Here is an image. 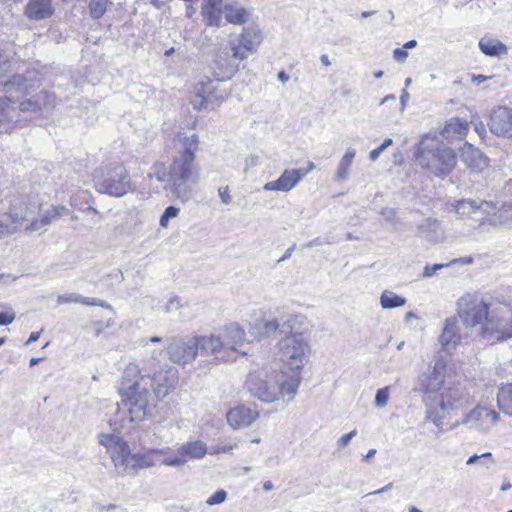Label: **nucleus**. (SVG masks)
Returning <instances> with one entry per match:
<instances>
[{"label": "nucleus", "instance_id": "ddd939ff", "mask_svg": "<svg viewBox=\"0 0 512 512\" xmlns=\"http://www.w3.org/2000/svg\"><path fill=\"white\" fill-rule=\"evenodd\" d=\"M499 420V414L488 407L476 406L466 413L461 421H455L450 429H455L460 425H464L469 429H475L481 432H488L491 424Z\"/></svg>", "mask_w": 512, "mask_h": 512}, {"label": "nucleus", "instance_id": "37998d69", "mask_svg": "<svg viewBox=\"0 0 512 512\" xmlns=\"http://www.w3.org/2000/svg\"><path fill=\"white\" fill-rule=\"evenodd\" d=\"M15 313L12 308L0 305V326H6L13 322Z\"/></svg>", "mask_w": 512, "mask_h": 512}, {"label": "nucleus", "instance_id": "6e6552de", "mask_svg": "<svg viewBox=\"0 0 512 512\" xmlns=\"http://www.w3.org/2000/svg\"><path fill=\"white\" fill-rule=\"evenodd\" d=\"M456 312L462 324L467 328H474L487 321L489 305L479 296L466 293L456 302Z\"/></svg>", "mask_w": 512, "mask_h": 512}, {"label": "nucleus", "instance_id": "9b49d317", "mask_svg": "<svg viewBox=\"0 0 512 512\" xmlns=\"http://www.w3.org/2000/svg\"><path fill=\"white\" fill-rule=\"evenodd\" d=\"M262 41L263 35L257 27H247L235 39L229 41V46L233 57L243 61L257 51Z\"/></svg>", "mask_w": 512, "mask_h": 512}, {"label": "nucleus", "instance_id": "473e14b6", "mask_svg": "<svg viewBox=\"0 0 512 512\" xmlns=\"http://www.w3.org/2000/svg\"><path fill=\"white\" fill-rule=\"evenodd\" d=\"M281 379H278V385L280 390V396L283 398H287V401H292L298 391V387L301 383V377L297 375H291L286 377L285 375H280Z\"/></svg>", "mask_w": 512, "mask_h": 512}, {"label": "nucleus", "instance_id": "5fc2aeb1", "mask_svg": "<svg viewBox=\"0 0 512 512\" xmlns=\"http://www.w3.org/2000/svg\"><path fill=\"white\" fill-rule=\"evenodd\" d=\"M381 215L385 218L386 221L395 224L397 223V212L393 208H385L382 210Z\"/></svg>", "mask_w": 512, "mask_h": 512}, {"label": "nucleus", "instance_id": "f3484780", "mask_svg": "<svg viewBox=\"0 0 512 512\" xmlns=\"http://www.w3.org/2000/svg\"><path fill=\"white\" fill-rule=\"evenodd\" d=\"M259 417V413L249 406L237 404L226 413V420L234 430L251 426Z\"/></svg>", "mask_w": 512, "mask_h": 512}, {"label": "nucleus", "instance_id": "412c9836", "mask_svg": "<svg viewBox=\"0 0 512 512\" xmlns=\"http://www.w3.org/2000/svg\"><path fill=\"white\" fill-rule=\"evenodd\" d=\"M304 173H301L298 169H286L283 171L281 176L275 180L264 184V191H279L289 192L291 191L302 179Z\"/></svg>", "mask_w": 512, "mask_h": 512}, {"label": "nucleus", "instance_id": "39448f33", "mask_svg": "<svg viewBox=\"0 0 512 512\" xmlns=\"http://www.w3.org/2000/svg\"><path fill=\"white\" fill-rule=\"evenodd\" d=\"M279 360L291 371L300 372L308 358L310 346L301 332L292 331L277 343Z\"/></svg>", "mask_w": 512, "mask_h": 512}, {"label": "nucleus", "instance_id": "393cba45", "mask_svg": "<svg viewBox=\"0 0 512 512\" xmlns=\"http://www.w3.org/2000/svg\"><path fill=\"white\" fill-rule=\"evenodd\" d=\"M195 337L197 340V351L200 352L201 355H213L218 359V354L222 351H226L225 343L223 342L221 335L211 334Z\"/></svg>", "mask_w": 512, "mask_h": 512}, {"label": "nucleus", "instance_id": "09e8293b", "mask_svg": "<svg viewBox=\"0 0 512 512\" xmlns=\"http://www.w3.org/2000/svg\"><path fill=\"white\" fill-rule=\"evenodd\" d=\"M80 301H82V296L77 293H70L67 295H59L57 298L58 304L80 303Z\"/></svg>", "mask_w": 512, "mask_h": 512}, {"label": "nucleus", "instance_id": "49530a36", "mask_svg": "<svg viewBox=\"0 0 512 512\" xmlns=\"http://www.w3.org/2000/svg\"><path fill=\"white\" fill-rule=\"evenodd\" d=\"M227 498V493L225 490L220 489L216 491L213 495H211L207 500L206 503L209 506L217 505L223 503Z\"/></svg>", "mask_w": 512, "mask_h": 512}, {"label": "nucleus", "instance_id": "e2e57ef3", "mask_svg": "<svg viewBox=\"0 0 512 512\" xmlns=\"http://www.w3.org/2000/svg\"><path fill=\"white\" fill-rule=\"evenodd\" d=\"M41 332H32L25 342V345H30L33 342H36L40 337Z\"/></svg>", "mask_w": 512, "mask_h": 512}, {"label": "nucleus", "instance_id": "2f4dec72", "mask_svg": "<svg viewBox=\"0 0 512 512\" xmlns=\"http://www.w3.org/2000/svg\"><path fill=\"white\" fill-rule=\"evenodd\" d=\"M222 14L228 23L235 25H242L249 19V12L237 3L225 4Z\"/></svg>", "mask_w": 512, "mask_h": 512}, {"label": "nucleus", "instance_id": "1a4fd4ad", "mask_svg": "<svg viewBox=\"0 0 512 512\" xmlns=\"http://www.w3.org/2000/svg\"><path fill=\"white\" fill-rule=\"evenodd\" d=\"M296 315L276 309L268 317L256 320L250 327V333L258 339L268 338L277 331L290 333L294 328Z\"/></svg>", "mask_w": 512, "mask_h": 512}, {"label": "nucleus", "instance_id": "f257e3e1", "mask_svg": "<svg viewBox=\"0 0 512 512\" xmlns=\"http://www.w3.org/2000/svg\"><path fill=\"white\" fill-rule=\"evenodd\" d=\"M173 372L161 371L151 377L149 374L142 375L135 364L126 366L119 393L122 397V403L125 407L127 417H120L114 420L113 433H102L99 435L100 443L107 449L114 463L115 469L125 470L123 459L127 457L129 446L119 432L120 429L127 428V424L143 421L148 412L150 399V389L159 400L164 399L173 387Z\"/></svg>", "mask_w": 512, "mask_h": 512}, {"label": "nucleus", "instance_id": "4d7b16f0", "mask_svg": "<svg viewBox=\"0 0 512 512\" xmlns=\"http://www.w3.org/2000/svg\"><path fill=\"white\" fill-rule=\"evenodd\" d=\"M447 266L446 264L426 265L423 271L424 277H432L438 270Z\"/></svg>", "mask_w": 512, "mask_h": 512}, {"label": "nucleus", "instance_id": "20e7f679", "mask_svg": "<svg viewBox=\"0 0 512 512\" xmlns=\"http://www.w3.org/2000/svg\"><path fill=\"white\" fill-rule=\"evenodd\" d=\"M168 186L177 199L189 201L200 180V168L195 161L174 158L167 174Z\"/></svg>", "mask_w": 512, "mask_h": 512}, {"label": "nucleus", "instance_id": "c756f323", "mask_svg": "<svg viewBox=\"0 0 512 512\" xmlns=\"http://www.w3.org/2000/svg\"><path fill=\"white\" fill-rule=\"evenodd\" d=\"M418 233L431 243H439L444 239L440 223L432 218H426L419 224Z\"/></svg>", "mask_w": 512, "mask_h": 512}, {"label": "nucleus", "instance_id": "13d9d810", "mask_svg": "<svg viewBox=\"0 0 512 512\" xmlns=\"http://www.w3.org/2000/svg\"><path fill=\"white\" fill-rule=\"evenodd\" d=\"M393 57L397 62H404L408 57V53L404 48H397L393 52Z\"/></svg>", "mask_w": 512, "mask_h": 512}, {"label": "nucleus", "instance_id": "6ab92c4d", "mask_svg": "<svg viewBox=\"0 0 512 512\" xmlns=\"http://www.w3.org/2000/svg\"><path fill=\"white\" fill-rule=\"evenodd\" d=\"M455 212L461 216H472L474 214H480L481 218L489 215L492 212L498 210V207L487 201H476L470 199H462L456 201L454 204Z\"/></svg>", "mask_w": 512, "mask_h": 512}, {"label": "nucleus", "instance_id": "cd10ccee", "mask_svg": "<svg viewBox=\"0 0 512 512\" xmlns=\"http://www.w3.org/2000/svg\"><path fill=\"white\" fill-rule=\"evenodd\" d=\"M53 14L51 0H29L25 15L31 20H43Z\"/></svg>", "mask_w": 512, "mask_h": 512}, {"label": "nucleus", "instance_id": "69168bd1", "mask_svg": "<svg viewBox=\"0 0 512 512\" xmlns=\"http://www.w3.org/2000/svg\"><path fill=\"white\" fill-rule=\"evenodd\" d=\"M451 263L452 264H455V263L471 264V263H473V258L471 256H468L465 258L454 259Z\"/></svg>", "mask_w": 512, "mask_h": 512}, {"label": "nucleus", "instance_id": "a18cd8bd", "mask_svg": "<svg viewBox=\"0 0 512 512\" xmlns=\"http://www.w3.org/2000/svg\"><path fill=\"white\" fill-rule=\"evenodd\" d=\"M389 400V389L388 387L381 388L376 392L375 405L378 407H384Z\"/></svg>", "mask_w": 512, "mask_h": 512}, {"label": "nucleus", "instance_id": "4be33fe9", "mask_svg": "<svg viewBox=\"0 0 512 512\" xmlns=\"http://www.w3.org/2000/svg\"><path fill=\"white\" fill-rule=\"evenodd\" d=\"M245 336L244 329L238 324L232 323L226 326L221 335L226 351L231 350L246 355L247 351L242 349L245 344Z\"/></svg>", "mask_w": 512, "mask_h": 512}, {"label": "nucleus", "instance_id": "2eb2a0df", "mask_svg": "<svg viewBox=\"0 0 512 512\" xmlns=\"http://www.w3.org/2000/svg\"><path fill=\"white\" fill-rule=\"evenodd\" d=\"M247 385L251 394L263 402L272 403L280 397L278 379L273 376L266 375L265 378H261L251 374Z\"/></svg>", "mask_w": 512, "mask_h": 512}, {"label": "nucleus", "instance_id": "c03bdc74", "mask_svg": "<svg viewBox=\"0 0 512 512\" xmlns=\"http://www.w3.org/2000/svg\"><path fill=\"white\" fill-rule=\"evenodd\" d=\"M238 443L236 441L229 443H219L211 447L210 454L218 455L221 453H230L233 449L237 448Z\"/></svg>", "mask_w": 512, "mask_h": 512}, {"label": "nucleus", "instance_id": "5701e85b", "mask_svg": "<svg viewBox=\"0 0 512 512\" xmlns=\"http://www.w3.org/2000/svg\"><path fill=\"white\" fill-rule=\"evenodd\" d=\"M461 342L460 327L455 317L446 318L442 332L439 336V343L443 349L449 351L455 349Z\"/></svg>", "mask_w": 512, "mask_h": 512}, {"label": "nucleus", "instance_id": "9d476101", "mask_svg": "<svg viewBox=\"0 0 512 512\" xmlns=\"http://www.w3.org/2000/svg\"><path fill=\"white\" fill-rule=\"evenodd\" d=\"M480 335L490 343L512 337V312L506 309L493 310L480 329Z\"/></svg>", "mask_w": 512, "mask_h": 512}, {"label": "nucleus", "instance_id": "c85d7f7f", "mask_svg": "<svg viewBox=\"0 0 512 512\" xmlns=\"http://www.w3.org/2000/svg\"><path fill=\"white\" fill-rule=\"evenodd\" d=\"M222 0H204L201 14L208 26L220 27L222 23Z\"/></svg>", "mask_w": 512, "mask_h": 512}, {"label": "nucleus", "instance_id": "423d86ee", "mask_svg": "<svg viewBox=\"0 0 512 512\" xmlns=\"http://www.w3.org/2000/svg\"><path fill=\"white\" fill-rule=\"evenodd\" d=\"M94 183L97 192L117 198L123 197L135 190L130 172L122 164H117L96 175Z\"/></svg>", "mask_w": 512, "mask_h": 512}, {"label": "nucleus", "instance_id": "aec40b11", "mask_svg": "<svg viewBox=\"0 0 512 512\" xmlns=\"http://www.w3.org/2000/svg\"><path fill=\"white\" fill-rule=\"evenodd\" d=\"M156 461L153 457V452L150 450L146 453L131 454L130 450L127 453V457L123 459V466L125 470L117 469L119 475H134L138 469L150 468L155 466Z\"/></svg>", "mask_w": 512, "mask_h": 512}, {"label": "nucleus", "instance_id": "58836bf2", "mask_svg": "<svg viewBox=\"0 0 512 512\" xmlns=\"http://www.w3.org/2000/svg\"><path fill=\"white\" fill-rule=\"evenodd\" d=\"M110 4V0H90L88 5L90 16L94 19L101 18Z\"/></svg>", "mask_w": 512, "mask_h": 512}, {"label": "nucleus", "instance_id": "f03ea898", "mask_svg": "<svg viewBox=\"0 0 512 512\" xmlns=\"http://www.w3.org/2000/svg\"><path fill=\"white\" fill-rule=\"evenodd\" d=\"M228 52H219L213 63L214 79L205 78L199 81L191 97V104L195 110H213L227 97L228 91L222 82L231 79L239 69L238 63Z\"/></svg>", "mask_w": 512, "mask_h": 512}, {"label": "nucleus", "instance_id": "f704fd0d", "mask_svg": "<svg viewBox=\"0 0 512 512\" xmlns=\"http://www.w3.org/2000/svg\"><path fill=\"white\" fill-rule=\"evenodd\" d=\"M57 213L58 210H56L54 206H51L40 216V218L34 217L31 223L26 226V231L34 232L44 228L45 226L49 225L53 220L58 218Z\"/></svg>", "mask_w": 512, "mask_h": 512}, {"label": "nucleus", "instance_id": "052dcab7", "mask_svg": "<svg viewBox=\"0 0 512 512\" xmlns=\"http://www.w3.org/2000/svg\"><path fill=\"white\" fill-rule=\"evenodd\" d=\"M384 150L378 146L377 148L373 149L370 154H369V158L372 160V161H375L378 159V157L380 156V154L383 152Z\"/></svg>", "mask_w": 512, "mask_h": 512}, {"label": "nucleus", "instance_id": "bf43d9fd", "mask_svg": "<svg viewBox=\"0 0 512 512\" xmlns=\"http://www.w3.org/2000/svg\"><path fill=\"white\" fill-rule=\"evenodd\" d=\"M434 371L441 372L445 375L446 363L442 358H438L433 367Z\"/></svg>", "mask_w": 512, "mask_h": 512}, {"label": "nucleus", "instance_id": "4468645a", "mask_svg": "<svg viewBox=\"0 0 512 512\" xmlns=\"http://www.w3.org/2000/svg\"><path fill=\"white\" fill-rule=\"evenodd\" d=\"M169 359L176 364L186 365L191 363L196 355L197 340L195 336L172 337L170 343L166 346Z\"/></svg>", "mask_w": 512, "mask_h": 512}, {"label": "nucleus", "instance_id": "c9c22d12", "mask_svg": "<svg viewBox=\"0 0 512 512\" xmlns=\"http://www.w3.org/2000/svg\"><path fill=\"white\" fill-rule=\"evenodd\" d=\"M481 51L488 56H500L507 53V47L495 39H481L479 42Z\"/></svg>", "mask_w": 512, "mask_h": 512}, {"label": "nucleus", "instance_id": "7ed1b4c3", "mask_svg": "<svg viewBox=\"0 0 512 512\" xmlns=\"http://www.w3.org/2000/svg\"><path fill=\"white\" fill-rule=\"evenodd\" d=\"M417 163L436 177L447 176L456 166L455 152L438 137L426 134L415 151Z\"/></svg>", "mask_w": 512, "mask_h": 512}, {"label": "nucleus", "instance_id": "dca6fc26", "mask_svg": "<svg viewBox=\"0 0 512 512\" xmlns=\"http://www.w3.org/2000/svg\"><path fill=\"white\" fill-rule=\"evenodd\" d=\"M162 342H163V339L161 337H157V336H154V337H151L147 340H143V344H142V348H143V355H144V358H145V361H146V365H155V364H160L161 361L163 360L164 358V346L162 345ZM139 371L141 372L142 375L144 374H149L151 377L155 376L156 374H158L159 372L161 371H164V369H160L159 371L151 374L149 368L147 366H145L143 369H140L137 365H135ZM167 371H171L173 372V387L174 388V385L176 383V380H177V371L173 368H169V369H166L165 372ZM173 389H171L172 391Z\"/></svg>", "mask_w": 512, "mask_h": 512}, {"label": "nucleus", "instance_id": "864d4df0", "mask_svg": "<svg viewBox=\"0 0 512 512\" xmlns=\"http://www.w3.org/2000/svg\"><path fill=\"white\" fill-rule=\"evenodd\" d=\"M356 434H357V430H356V429H354V430L350 431L349 433L342 435V436L337 440V446H338L339 448H344V447L348 446V445H349V443H350V441H351V439H352L354 436H356Z\"/></svg>", "mask_w": 512, "mask_h": 512}, {"label": "nucleus", "instance_id": "f8f14e48", "mask_svg": "<svg viewBox=\"0 0 512 512\" xmlns=\"http://www.w3.org/2000/svg\"><path fill=\"white\" fill-rule=\"evenodd\" d=\"M35 210L24 202H16L11 205L6 213H0V233H14L21 227L29 225L34 219Z\"/></svg>", "mask_w": 512, "mask_h": 512}, {"label": "nucleus", "instance_id": "4c0bfd02", "mask_svg": "<svg viewBox=\"0 0 512 512\" xmlns=\"http://www.w3.org/2000/svg\"><path fill=\"white\" fill-rule=\"evenodd\" d=\"M406 304V299L392 291L385 290L380 297V305L383 309H393Z\"/></svg>", "mask_w": 512, "mask_h": 512}, {"label": "nucleus", "instance_id": "7c9ffc66", "mask_svg": "<svg viewBox=\"0 0 512 512\" xmlns=\"http://www.w3.org/2000/svg\"><path fill=\"white\" fill-rule=\"evenodd\" d=\"M177 454L185 458V463L201 459L207 454V445L201 440L186 442L178 448Z\"/></svg>", "mask_w": 512, "mask_h": 512}, {"label": "nucleus", "instance_id": "603ef678", "mask_svg": "<svg viewBox=\"0 0 512 512\" xmlns=\"http://www.w3.org/2000/svg\"><path fill=\"white\" fill-rule=\"evenodd\" d=\"M218 194L223 204L229 205L232 202V196L228 186L219 187Z\"/></svg>", "mask_w": 512, "mask_h": 512}, {"label": "nucleus", "instance_id": "3c124183", "mask_svg": "<svg viewBox=\"0 0 512 512\" xmlns=\"http://www.w3.org/2000/svg\"><path fill=\"white\" fill-rule=\"evenodd\" d=\"M80 304L86 305V306H100L103 308H110V305L106 302L96 299V298H86L82 296V301H80Z\"/></svg>", "mask_w": 512, "mask_h": 512}, {"label": "nucleus", "instance_id": "774afa93", "mask_svg": "<svg viewBox=\"0 0 512 512\" xmlns=\"http://www.w3.org/2000/svg\"><path fill=\"white\" fill-rule=\"evenodd\" d=\"M314 169H315V164L312 161H309L307 163V168H305V169L300 168L299 170L301 173H304V177H305L308 173H310Z\"/></svg>", "mask_w": 512, "mask_h": 512}, {"label": "nucleus", "instance_id": "0e129e2a", "mask_svg": "<svg viewBox=\"0 0 512 512\" xmlns=\"http://www.w3.org/2000/svg\"><path fill=\"white\" fill-rule=\"evenodd\" d=\"M409 99V93L406 91V90H403L402 91V94L400 96V101H401V109L403 110L406 106V103Z\"/></svg>", "mask_w": 512, "mask_h": 512}, {"label": "nucleus", "instance_id": "8fccbe9b", "mask_svg": "<svg viewBox=\"0 0 512 512\" xmlns=\"http://www.w3.org/2000/svg\"><path fill=\"white\" fill-rule=\"evenodd\" d=\"M162 463L166 466L171 467H182L185 463V458H183L181 455H178L176 457H167L163 459Z\"/></svg>", "mask_w": 512, "mask_h": 512}, {"label": "nucleus", "instance_id": "79ce46f5", "mask_svg": "<svg viewBox=\"0 0 512 512\" xmlns=\"http://www.w3.org/2000/svg\"><path fill=\"white\" fill-rule=\"evenodd\" d=\"M180 209L175 206H168L160 217L159 224L161 227L166 228L169 221L178 216Z\"/></svg>", "mask_w": 512, "mask_h": 512}, {"label": "nucleus", "instance_id": "0eeeda50", "mask_svg": "<svg viewBox=\"0 0 512 512\" xmlns=\"http://www.w3.org/2000/svg\"><path fill=\"white\" fill-rule=\"evenodd\" d=\"M461 393L456 388L444 389L441 393L431 395L426 403V420L432 421L440 432L443 431L442 420L453 411L464 406Z\"/></svg>", "mask_w": 512, "mask_h": 512}, {"label": "nucleus", "instance_id": "a878e982", "mask_svg": "<svg viewBox=\"0 0 512 512\" xmlns=\"http://www.w3.org/2000/svg\"><path fill=\"white\" fill-rule=\"evenodd\" d=\"M460 158L462 162L470 169H483L487 166V158L476 147L465 143L460 149Z\"/></svg>", "mask_w": 512, "mask_h": 512}, {"label": "nucleus", "instance_id": "a211bd4d", "mask_svg": "<svg viewBox=\"0 0 512 512\" xmlns=\"http://www.w3.org/2000/svg\"><path fill=\"white\" fill-rule=\"evenodd\" d=\"M489 127L496 136L512 138V109L500 107L495 110L491 115Z\"/></svg>", "mask_w": 512, "mask_h": 512}, {"label": "nucleus", "instance_id": "a19ab883", "mask_svg": "<svg viewBox=\"0 0 512 512\" xmlns=\"http://www.w3.org/2000/svg\"><path fill=\"white\" fill-rule=\"evenodd\" d=\"M182 307H184L182 299L179 296H172L159 310L163 313L170 314L180 310Z\"/></svg>", "mask_w": 512, "mask_h": 512}, {"label": "nucleus", "instance_id": "680f3d73", "mask_svg": "<svg viewBox=\"0 0 512 512\" xmlns=\"http://www.w3.org/2000/svg\"><path fill=\"white\" fill-rule=\"evenodd\" d=\"M392 488V483H388L387 485H385L384 487L378 489V490H375L373 492H370L368 493L366 496H369V495H376V494H381V493H384V492H387L389 491L390 489Z\"/></svg>", "mask_w": 512, "mask_h": 512}, {"label": "nucleus", "instance_id": "6e6d98bb", "mask_svg": "<svg viewBox=\"0 0 512 512\" xmlns=\"http://www.w3.org/2000/svg\"><path fill=\"white\" fill-rule=\"evenodd\" d=\"M260 164V158L257 155L251 154L245 159V168L244 172L247 173L253 167H256Z\"/></svg>", "mask_w": 512, "mask_h": 512}, {"label": "nucleus", "instance_id": "bb28decb", "mask_svg": "<svg viewBox=\"0 0 512 512\" xmlns=\"http://www.w3.org/2000/svg\"><path fill=\"white\" fill-rule=\"evenodd\" d=\"M469 130V123L459 117L449 119L441 130V135L448 141L460 140L464 138Z\"/></svg>", "mask_w": 512, "mask_h": 512}, {"label": "nucleus", "instance_id": "ea45409f", "mask_svg": "<svg viewBox=\"0 0 512 512\" xmlns=\"http://www.w3.org/2000/svg\"><path fill=\"white\" fill-rule=\"evenodd\" d=\"M444 376L445 375L442 374L441 372L433 370L428 378V382L426 384V390L428 392L438 391L441 388V386L443 385Z\"/></svg>", "mask_w": 512, "mask_h": 512}, {"label": "nucleus", "instance_id": "72a5a7b5", "mask_svg": "<svg viewBox=\"0 0 512 512\" xmlns=\"http://www.w3.org/2000/svg\"><path fill=\"white\" fill-rule=\"evenodd\" d=\"M356 155V150L354 148H347L345 154L341 158L337 172L335 174V180L338 182L346 181L350 175V167L353 163V160Z\"/></svg>", "mask_w": 512, "mask_h": 512}, {"label": "nucleus", "instance_id": "b1692460", "mask_svg": "<svg viewBox=\"0 0 512 512\" xmlns=\"http://www.w3.org/2000/svg\"><path fill=\"white\" fill-rule=\"evenodd\" d=\"M175 143L179 146L178 159L195 161L196 153L199 150V138L197 134L179 132L175 137Z\"/></svg>", "mask_w": 512, "mask_h": 512}, {"label": "nucleus", "instance_id": "338daca9", "mask_svg": "<svg viewBox=\"0 0 512 512\" xmlns=\"http://www.w3.org/2000/svg\"><path fill=\"white\" fill-rule=\"evenodd\" d=\"M475 130L480 137H483L486 134L485 126L481 122L475 125Z\"/></svg>", "mask_w": 512, "mask_h": 512}, {"label": "nucleus", "instance_id": "e433bc0d", "mask_svg": "<svg viewBox=\"0 0 512 512\" xmlns=\"http://www.w3.org/2000/svg\"><path fill=\"white\" fill-rule=\"evenodd\" d=\"M497 402L500 410L512 416V383L506 384L499 389Z\"/></svg>", "mask_w": 512, "mask_h": 512}, {"label": "nucleus", "instance_id": "de8ad7c7", "mask_svg": "<svg viewBox=\"0 0 512 512\" xmlns=\"http://www.w3.org/2000/svg\"><path fill=\"white\" fill-rule=\"evenodd\" d=\"M19 111H39L41 109V105L37 101H33L31 99L20 102L18 106Z\"/></svg>", "mask_w": 512, "mask_h": 512}]
</instances>
